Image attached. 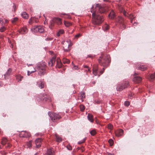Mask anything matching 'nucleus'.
<instances>
[{"instance_id": "1", "label": "nucleus", "mask_w": 155, "mask_h": 155, "mask_svg": "<svg viewBox=\"0 0 155 155\" xmlns=\"http://www.w3.org/2000/svg\"><path fill=\"white\" fill-rule=\"evenodd\" d=\"M94 7L93 6L91 9V12H93L92 14L93 18L92 23L94 25H99L103 22L104 19L102 15H98L96 14V10H94L93 12L92 9Z\"/></svg>"}, {"instance_id": "2", "label": "nucleus", "mask_w": 155, "mask_h": 155, "mask_svg": "<svg viewBox=\"0 0 155 155\" xmlns=\"http://www.w3.org/2000/svg\"><path fill=\"white\" fill-rule=\"evenodd\" d=\"M36 71H38V74L40 76L44 75L46 73L45 66L38 64L36 68Z\"/></svg>"}, {"instance_id": "3", "label": "nucleus", "mask_w": 155, "mask_h": 155, "mask_svg": "<svg viewBox=\"0 0 155 155\" xmlns=\"http://www.w3.org/2000/svg\"><path fill=\"white\" fill-rule=\"evenodd\" d=\"M99 62L103 66H106L110 62L109 56L108 55H107L105 57H103V58L101 60L99 59Z\"/></svg>"}, {"instance_id": "4", "label": "nucleus", "mask_w": 155, "mask_h": 155, "mask_svg": "<svg viewBox=\"0 0 155 155\" xmlns=\"http://www.w3.org/2000/svg\"><path fill=\"white\" fill-rule=\"evenodd\" d=\"M48 114L51 119L54 122L55 121V120L59 119L61 118L58 114L53 112H49Z\"/></svg>"}, {"instance_id": "5", "label": "nucleus", "mask_w": 155, "mask_h": 155, "mask_svg": "<svg viewBox=\"0 0 155 155\" xmlns=\"http://www.w3.org/2000/svg\"><path fill=\"white\" fill-rule=\"evenodd\" d=\"M31 31L35 33L38 32L40 33H42L44 32V30L43 27L36 25L31 28Z\"/></svg>"}, {"instance_id": "6", "label": "nucleus", "mask_w": 155, "mask_h": 155, "mask_svg": "<svg viewBox=\"0 0 155 155\" xmlns=\"http://www.w3.org/2000/svg\"><path fill=\"white\" fill-rule=\"evenodd\" d=\"M37 100L40 101H50V97L46 95L41 94L39 97H38Z\"/></svg>"}, {"instance_id": "7", "label": "nucleus", "mask_w": 155, "mask_h": 155, "mask_svg": "<svg viewBox=\"0 0 155 155\" xmlns=\"http://www.w3.org/2000/svg\"><path fill=\"white\" fill-rule=\"evenodd\" d=\"M96 10H98L99 12L100 13L104 12L106 10V9L103 5L99 4H97L95 6Z\"/></svg>"}, {"instance_id": "8", "label": "nucleus", "mask_w": 155, "mask_h": 155, "mask_svg": "<svg viewBox=\"0 0 155 155\" xmlns=\"http://www.w3.org/2000/svg\"><path fill=\"white\" fill-rule=\"evenodd\" d=\"M63 44L64 46L63 47L64 51H69L70 49L69 48V47L71 46V45L69 42L68 41H64Z\"/></svg>"}, {"instance_id": "9", "label": "nucleus", "mask_w": 155, "mask_h": 155, "mask_svg": "<svg viewBox=\"0 0 155 155\" xmlns=\"http://www.w3.org/2000/svg\"><path fill=\"white\" fill-rule=\"evenodd\" d=\"M121 12L123 13L124 15L125 16H127L129 18L131 19L130 22L131 23H132L133 20L134 18H135V17L134 16V15L131 14H128V15L127 16L126 14V12L124 9H122Z\"/></svg>"}, {"instance_id": "10", "label": "nucleus", "mask_w": 155, "mask_h": 155, "mask_svg": "<svg viewBox=\"0 0 155 155\" xmlns=\"http://www.w3.org/2000/svg\"><path fill=\"white\" fill-rule=\"evenodd\" d=\"M45 82L41 81H37L36 83V85L41 89L44 87L45 85Z\"/></svg>"}, {"instance_id": "11", "label": "nucleus", "mask_w": 155, "mask_h": 155, "mask_svg": "<svg viewBox=\"0 0 155 155\" xmlns=\"http://www.w3.org/2000/svg\"><path fill=\"white\" fill-rule=\"evenodd\" d=\"M136 68L141 71H144L146 70L147 67L144 65L138 64L136 65Z\"/></svg>"}, {"instance_id": "12", "label": "nucleus", "mask_w": 155, "mask_h": 155, "mask_svg": "<svg viewBox=\"0 0 155 155\" xmlns=\"http://www.w3.org/2000/svg\"><path fill=\"white\" fill-rule=\"evenodd\" d=\"M124 133V130L122 129H119L116 131L115 132V135L118 137L122 136Z\"/></svg>"}, {"instance_id": "13", "label": "nucleus", "mask_w": 155, "mask_h": 155, "mask_svg": "<svg viewBox=\"0 0 155 155\" xmlns=\"http://www.w3.org/2000/svg\"><path fill=\"white\" fill-rule=\"evenodd\" d=\"M28 31V29L26 27H23L19 30V33L22 34H26Z\"/></svg>"}, {"instance_id": "14", "label": "nucleus", "mask_w": 155, "mask_h": 155, "mask_svg": "<svg viewBox=\"0 0 155 155\" xmlns=\"http://www.w3.org/2000/svg\"><path fill=\"white\" fill-rule=\"evenodd\" d=\"M20 136L21 137H29L31 136V134L30 133L25 131L21 133L20 134Z\"/></svg>"}, {"instance_id": "15", "label": "nucleus", "mask_w": 155, "mask_h": 155, "mask_svg": "<svg viewBox=\"0 0 155 155\" xmlns=\"http://www.w3.org/2000/svg\"><path fill=\"white\" fill-rule=\"evenodd\" d=\"M56 60V57H54L48 62V65L50 66H52L55 63Z\"/></svg>"}, {"instance_id": "16", "label": "nucleus", "mask_w": 155, "mask_h": 155, "mask_svg": "<svg viewBox=\"0 0 155 155\" xmlns=\"http://www.w3.org/2000/svg\"><path fill=\"white\" fill-rule=\"evenodd\" d=\"M141 78L138 76L135 77L134 79V81L136 83H140L141 81Z\"/></svg>"}, {"instance_id": "17", "label": "nucleus", "mask_w": 155, "mask_h": 155, "mask_svg": "<svg viewBox=\"0 0 155 155\" xmlns=\"http://www.w3.org/2000/svg\"><path fill=\"white\" fill-rule=\"evenodd\" d=\"M53 21L57 22L58 25H61L62 24L61 19L60 18H55L53 19Z\"/></svg>"}, {"instance_id": "18", "label": "nucleus", "mask_w": 155, "mask_h": 155, "mask_svg": "<svg viewBox=\"0 0 155 155\" xmlns=\"http://www.w3.org/2000/svg\"><path fill=\"white\" fill-rule=\"evenodd\" d=\"M116 21L121 24L124 23V19L121 16H118L116 19Z\"/></svg>"}, {"instance_id": "19", "label": "nucleus", "mask_w": 155, "mask_h": 155, "mask_svg": "<svg viewBox=\"0 0 155 155\" xmlns=\"http://www.w3.org/2000/svg\"><path fill=\"white\" fill-rule=\"evenodd\" d=\"M54 150L52 149H49L48 150L47 152V155H54Z\"/></svg>"}, {"instance_id": "20", "label": "nucleus", "mask_w": 155, "mask_h": 155, "mask_svg": "<svg viewBox=\"0 0 155 155\" xmlns=\"http://www.w3.org/2000/svg\"><path fill=\"white\" fill-rule=\"evenodd\" d=\"M87 119L91 122H93L94 119H93V115L92 114H88L87 115Z\"/></svg>"}, {"instance_id": "21", "label": "nucleus", "mask_w": 155, "mask_h": 155, "mask_svg": "<svg viewBox=\"0 0 155 155\" xmlns=\"http://www.w3.org/2000/svg\"><path fill=\"white\" fill-rule=\"evenodd\" d=\"M125 88V87H124L122 85H118L116 88L118 91H120Z\"/></svg>"}, {"instance_id": "22", "label": "nucleus", "mask_w": 155, "mask_h": 155, "mask_svg": "<svg viewBox=\"0 0 155 155\" xmlns=\"http://www.w3.org/2000/svg\"><path fill=\"white\" fill-rule=\"evenodd\" d=\"M98 69L97 68H93V73L94 76L97 75Z\"/></svg>"}, {"instance_id": "23", "label": "nucleus", "mask_w": 155, "mask_h": 155, "mask_svg": "<svg viewBox=\"0 0 155 155\" xmlns=\"http://www.w3.org/2000/svg\"><path fill=\"white\" fill-rule=\"evenodd\" d=\"M21 15L23 18L25 19H27L28 18V16L27 13L25 12H24L21 13Z\"/></svg>"}, {"instance_id": "24", "label": "nucleus", "mask_w": 155, "mask_h": 155, "mask_svg": "<svg viewBox=\"0 0 155 155\" xmlns=\"http://www.w3.org/2000/svg\"><path fill=\"white\" fill-rule=\"evenodd\" d=\"M55 136L56 137V141L57 142H60L62 141V139L61 137L57 135V134H55Z\"/></svg>"}, {"instance_id": "25", "label": "nucleus", "mask_w": 155, "mask_h": 155, "mask_svg": "<svg viewBox=\"0 0 155 155\" xmlns=\"http://www.w3.org/2000/svg\"><path fill=\"white\" fill-rule=\"evenodd\" d=\"M7 139L6 138H3L2 139L1 143L2 144L4 145L7 143Z\"/></svg>"}, {"instance_id": "26", "label": "nucleus", "mask_w": 155, "mask_h": 155, "mask_svg": "<svg viewBox=\"0 0 155 155\" xmlns=\"http://www.w3.org/2000/svg\"><path fill=\"white\" fill-rule=\"evenodd\" d=\"M114 16L115 14L113 11H112L109 15V16L112 19L114 18Z\"/></svg>"}, {"instance_id": "27", "label": "nucleus", "mask_w": 155, "mask_h": 155, "mask_svg": "<svg viewBox=\"0 0 155 155\" xmlns=\"http://www.w3.org/2000/svg\"><path fill=\"white\" fill-rule=\"evenodd\" d=\"M64 24L66 27H68L71 25L72 24L69 21H64Z\"/></svg>"}, {"instance_id": "28", "label": "nucleus", "mask_w": 155, "mask_h": 155, "mask_svg": "<svg viewBox=\"0 0 155 155\" xmlns=\"http://www.w3.org/2000/svg\"><path fill=\"white\" fill-rule=\"evenodd\" d=\"M64 33V31L63 29H61L57 33V35L58 36H60V35L63 34Z\"/></svg>"}, {"instance_id": "29", "label": "nucleus", "mask_w": 155, "mask_h": 155, "mask_svg": "<svg viewBox=\"0 0 155 155\" xmlns=\"http://www.w3.org/2000/svg\"><path fill=\"white\" fill-rule=\"evenodd\" d=\"M42 140L41 138H38L35 140V144L41 143Z\"/></svg>"}, {"instance_id": "30", "label": "nucleus", "mask_w": 155, "mask_h": 155, "mask_svg": "<svg viewBox=\"0 0 155 155\" xmlns=\"http://www.w3.org/2000/svg\"><path fill=\"white\" fill-rule=\"evenodd\" d=\"M63 62L64 64H68L70 62V61L68 59L64 58L63 60Z\"/></svg>"}, {"instance_id": "31", "label": "nucleus", "mask_w": 155, "mask_h": 155, "mask_svg": "<svg viewBox=\"0 0 155 155\" xmlns=\"http://www.w3.org/2000/svg\"><path fill=\"white\" fill-rule=\"evenodd\" d=\"M31 140H30L26 143V145L28 147L30 148L31 147Z\"/></svg>"}, {"instance_id": "32", "label": "nucleus", "mask_w": 155, "mask_h": 155, "mask_svg": "<svg viewBox=\"0 0 155 155\" xmlns=\"http://www.w3.org/2000/svg\"><path fill=\"white\" fill-rule=\"evenodd\" d=\"M56 66L57 67L59 68H60L62 67V64L60 61L59 62L58 61H57Z\"/></svg>"}, {"instance_id": "33", "label": "nucleus", "mask_w": 155, "mask_h": 155, "mask_svg": "<svg viewBox=\"0 0 155 155\" xmlns=\"http://www.w3.org/2000/svg\"><path fill=\"white\" fill-rule=\"evenodd\" d=\"M129 85V82L127 81H125L124 84V85H122L124 87H125V88L127 87Z\"/></svg>"}, {"instance_id": "34", "label": "nucleus", "mask_w": 155, "mask_h": 155, "mask_svg": "<svg viewBox=\"0 0 155 155\" xmlns=\"http://www.w3.org/2000/svg\"><path fill=\"white\" fill-rule=\"evenodd\" d=\"M36 71V69L34 68V71H28L27 72V74L28 76H29L31 73H34Z\"/></svg>"}, {"instance_id": "35", "label": "nucleus", "mask_w": 155, "mask_h": 155, "mask_svg": "<svg viewBox=\"0 0 155 155\" xmlns=\"http://www.w3.org/2000/svg\"><path fill=\"white\" fill-rule=\"evenodd\" d=\"M81 98L82 99L85 97V94L84 92H82L80 96Z\"/></svg>"}, {"instance_id": "36", "label": "nucleus", "mask_w": 155, "mask_h": 155, "mask_svg": "<svg viewBox=\"0 0 155 155\" xmlns=\"http://www.w3.org/2000/svg\"><path fill=\"white\" fill-rule=\"evenodd\" d=\"M18 18H17L15 17L12 20V22L13 23H14L15 22H16L18 20Z\"/></svg>"}, {"instance_id": "37", "label": "nucleus", "mask_w": 155, "mask_h": 155, "mask_svg": "<svg viewBox=\"0 0 155 155\" xmlns=\"http://www.w3.org/2000/svg\"><path fill=\"white\" fill-rule=\"evenodd\" d=\"M108 142L109 143L110 146H112L113 145V143H114V141L112 139H109L108 141Z\"/></svg>"}, {"instance_id": "38", "label": "nucleus", "mask_w": 155, "mask_h": 155, "mask_svg": "<svg viewBox=\"0 0 155 155\" xmlns=\"http://www.w3.org/2000/svg\"><path fill=\"white\" fill-rule=\"evenodd\" d=\"M9 71L11 72V70L10 69H8V71L6 72V73L4 74V76H5V78H6V77L7 76H8L9 75Z\"/></svg>"}, {"instance_id": "39", "label": "nucleus", "mask_w": 155, "mask_h": 155, "mask_svg": "<svg viewBox=\"0 0 155 155\" xmlns=\"http://www.w3.org/2000/svg\"><path fill=\"white\" fill-rule=\"evenodd\" d=\"M107 127L109 129L112 130L113 128V126L111 124H109L108 125Z\"/></svg>"}, {"instance_id": "40", "label": "nucleus", "mask_w": 155, "mask_h": 155, "mask_svg": "<svg viewBox=\"0 0 155 155\" xmlns=\"http://www.w3.org/2000/svg\"><path fill=\"white\" fill-rule=\"evenodd\" d=\"M90 133L91 135L94 136L96 134V132L95 130H93L90 131Z\"/></svg>"}, {"instance_id": "41", "label": "nucleus", "mask_w": 155, "mask_h": 155, "mask_svg": "<svg viewBox=\"0 0 155 155\" xmlns=\"http://www.w3.org/2000/svg\"><path fill=\"white\" fill-rule=\"evenodd\" d=\"M86 140V138H84L83 140H81V141H79L78 142V144H81L84 142Z\"/></svg>"}, {"instance_id": "42", "label": "nucleus", "mask_w": 155, "mask_h": 155, "mask_svg": "<svg viewBox=\"0 0 155 155\" xmlns=\"http://www.w3.org/2000/svg\"><path fill=\"white\" fill-rule=\"evenodd\" d=\"M5 30V27L4 26L0 28V31L1 32H3Z\"/></svg>"}, {"instance_id": "43", "label": "nucleus", "mask_w": 155, "mask_h": 155, "mask_svg": "<svg viewBox=\"0 0 155 155\" xmlns=\"http://www.w3.org/2000/svg\"><path fill=\"white\" fill-rule=\"evenodd\" d=\"M17 78L18 79V81H21L23 78V77L20 75H19L18 76Z\"/></svg>"}, {"instance_id": "44", "label": "nucleus", "mask_w": 155, "mask_h": 155, "mask_svg": "<svg viewBox=\"0 0 155 155\" xmlns=\"http://www.w3.org/2000/svg\"><path fill=\"white\" fill-rule=\"evenodd\" d=\"M83 66L84 68L87 69V70H86V71L87 72V71H90V69L89 68V67L87 65H84Z\"/></svg>"}, {"instance_id": "45", "label": "nucleus", "mask_w": 155, "mask_h": 155, "mask_svg": "<svg viewBox=\"0 0 155 155\" xmlns=\"http://www.w3.org/2000/svg\"><path fill=\"white\" fill-rule=\"evenodd\" d=\"M130 104V102L129 101H126L124 102V105L127 106L129 105Z\"/></svg>"}, {"instance_id": "46", "label": "nucleus", "mask_w": 155, "mask_h": 155, "mask_svg": "<svg viewBox=\"0 0 155 155\" xmlns=\"http://www.w3.org/2000/svg\"><path fill=\"white\" fill-rule=\"evenodd\" d=\"M0 23L3 25L5 24V23L3 21V19L2 18H0Z\"/></svg>"}, {"instance_id": "47", "label": "nucleus", "mask_w": 155, "mask_h": 155, "mask_svg": "<svg viewBox=\"0 0 155 155\" xmlns=\"http://www.w3.org/2000/svg\"><path fill=\"white\" fill-rule=\"evenodd\" d=\"M67 148L68 150H71L72 149V147L70 145H68L67 146Z\"/></svg>"}, {"instance_id": "48", "label": "nucleus", "mask_w": 155, "mask_h": 155, "mask_svg": "<svg viewBox=\"0 0 155 155\" xmlns=\"http://www.w3.org/2000/svg\"><path fill=\"white\" fill-rule=\"evenodd\" d=\"M80 108L81 110L83 111L85 109V107L84 105H81L80 106Z\"/></svg>"}, {"instance_id": "49", "label": "nucleus", "mask_w": 155, "mask_h": 155, "mask_svg": "<svg viewBox=\"0 0 155 155\" xmlns=\"http://www.w3.org/2000/svg\"><path fill=\"white\" fill-rule=\"evenodd\" d=\"M41 146V143L36 144V147L37 148H39Z\"/></svg>"}, {"instance_id": "50", "label": "nucleus", "mask_w": 155, "mask_h": 155, "mask_svg": "<svg viewBox=\"0 0 155 155\" xmlns=\"http://www.w3.org/2000/svg\"><path fill=\"white\" fill-rule=\"evenodd\" d=\"M81 36V35L80 34H78L75 35V38H78L80 37Z\"/></svg>"}, {"instance_id": "51", "label": "nucleus", "mask_w": 155, "mask_h": 155, "mask_svg": "<svg viewBox=\"0 0 155 155\" xmlns=\"http://www.w3.org/2000/svg\"><path fill=\"white\" fill-rule=\"evenodd\" d=\"M109 28V26L108 25H106L105 27V29H104V30H108Z\"/></svg>"}, {"instance_id": "52", "label": "nucleus", "mask_w": 155, "mask_h": 155, "mask_svg": "<svg viewBox=\"0 0 155 155\" xmlns=\"http://www.w3.org/2000/svg\"><path fill=\"white\" fill-rule=\"evenodd\" d=\"M13 7L14 10V11H15L16 10V5L14 4H13Z\"/></svg>"}, {"instance_id": "53", "label": "nucleus", "mask_w": 155, "mask_h": 155, "mask_svg": "<svg viewBox=\"0 0 155 155\" xmlns=\"http://www.w3.org/2000/svg\"><path fill=\"white\" fill-rule=\"evenodd\" d=\"M121 25H122V27H123V28H126V25L124 24V23H123Z\"/></svg>"}, {"instance_id": "54", "label": "nucleus", "mask_w": 155, "mask_h": 155, "mask_svg": "<svg viewBox=\"0 0 155 155\" xmlns=\"http://www.w3.org/2000/svg\"><path fill=\"white\" fill-rule=\"evenodd\" d=\"M10 43V44H11V47L12 48H13V47L14 46V45L13 44H12L11 42H10L9 41H8Z\"/></svg>"}, {"instance_id": "55", "label": "nucleus", "mask_w": 155, "mask_h": 155, "mask_svg": "<svg viewBox=\"0 0 155 155\" xmlns=\"http://www.w3.org/2000/svg\"><path fill=\"white\" fill-rule=\"evenodd\" d=\"M52 40V38H47L45 39V40L46 41H50Z\"/></svg>"}, {"instance_id": "56", "label": "nucleus", "mask_w": 155, "mask_h": 155, "mask_svg": "<svg viewBox=\"0 0 155 155\" xmlns=\"http://www.w3.org/2000/svg\"><path fill=\"white\" fill-rule=\"evenodd\" d=\"M103 71H100V75L102 74L103 73V72H104V68H103Z\"/></svg>"}, {"instance_id": "57", "label": "nucleus", "mask_w": 155, "mask_h": 155, "mask_svg": "<svg viewBox=\"0 0 155 155\" xmlns=\"http://www.w3.org/2000/svg\"><path fill=\"white\" fill-rule=\"evenodd\" d=\"M73 68L75 69H77L78 68V67L77 66L74 65Z\"/></svg>"}, {"instance_id": "58", "label": "nucleus", "mask_w": 155, "mask_h": 155, "mask_svg": "<svg viewBox=\"0 0 155 155\" xmlns=\"http://www.w3.org/2000/svg\"><path fill=\"white\" fill-rule=\"evenodd\" d=\"M32 19H30L29 21V22H28L30 24H32Z\"/></svg>"}, {"instance_id": "59", "label": "nucleus", "mask_w": 155, "mask_h": 155, "mask_svg": "<svg viewBox=\"0 0 155 155\" xmlns=\"http://www.w3.org/2000/svg\"><path fill=\"white\" fill-rule=\"evenodd\" d=\"M43 16H44V17H45V22H44V24H46V22H46V21H46V20H47V18H46V17L45 16V15H43Z\"/></svg>"}, {"instance_id": "60", "label": "nucleus", "mask_w": 155, "mask_h": 155, "mask_svg": "<svg viewBox=\"0 0 155 155\" xmlns=\"http://www.w3.org/2000/svg\"><path fill=\"white\" fill-rule=\"evenodd\" d=\"M4 22L5 23H8V21L7 19H5V22Z\"/></svg>"}, {"instance_id": "61", "label": "nucleus", "mask_w": 155, "mask_h": 155, "mask_svg": "<svg viewBox=\"0 0 155 155\" xmlns=\"http://www.w3.org/2000/svg\"><path fill=\"white\" fill-rule=\"evenodd\" d=\"M106 155H114V154L113 153H108Z\"/></svg>"}, {"instance_id": "62", "label": "nucleus", "mask_w": 155, "mask_h": 155, "mask_svg": "<svg viewBox=\"0 0 155 155\" xmlns=\"http://www.w3.org/2000/svg\"><path fill=\"white\" fill-rule=\"evenodd\" d=\"M137 24V22H134L133 24L134 25V26H135Z\"/></svg>"}, {"instance_id": "63", "label": "nucleus", "mask_w": 155, "mask_h": 155, "mask_svg": "<svg viewBox=\"0 0 155 155\" xmlns=\"http://www.w3.org/2000/svg\"><path fill=\"white\" fill-rule=\"evenodd\" d=\"M88 57H90V58H91V57L92 56H91V55H88Z\"/></svg>"}, {"instance_id": "64", "label": "nucleus", "mask_w": 155, "mask_h": 155, "mask_svg": "<svg viewBox=\"0 0 155 155\" xmlns=\"http://www.w3.org/2000/svg\"><path fill=\"white\" fill-rule=\"evenodd\" d=\"M29 66H32V64H29L28 65V67H29Z\"/></svg>"}]
</instances>
